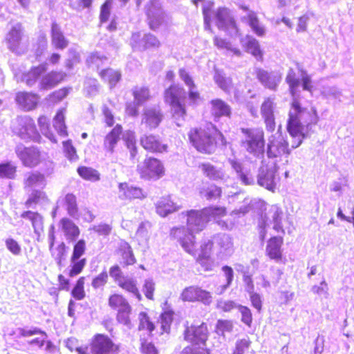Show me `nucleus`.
<instances>
[{
    "instance_id": "a18cd8bd",
    "label": "nucleus",
    "mask_w": 354,
    "mask_h": 354,
    "mask_svg": "<svg viewBox=\"0 0 354 354\" xmlns=\"http://www.w3.org/2000/svg\"><path fill=\"white\" fill-rule=\"evenodd\" d=\"M77 171L86 180L97 181L100 178L99 172L92 167L80 166L77 168Z\"/></svg>"
},
{
    "instance_id": "338daca9",
    "label": "nucleus",
    "mask_w": 354,
    "mask_h": 354,
    "mask_svg": "<svg viewBox=\"0 0 354 354\" xmlns=\"http://www.w3.org/2000/svg\"><path fill=\"white\" fill-rule=\"evenodd\" d=\"M181 354H210V351L207 347L186 346Z\"/></svg>"
},
{
    "instance_id": "c9c22d12",
    "label": "nucleus",
    "mask_w": 354,
    "mask_h": 354,
    "mask_svg": "<svg viewBox=\"0 0 354 354\" xmlns=\"http://www.w3.org/2000/svg\"><path fill=\"white\" fill-rule=\"evenodd\" d=\"M156 212L162 217L177 210L175 204L168 198H160L156 205Z\"/></svg>"
},
{
    "instance_id": "37998d69",
    "label": "nucleus",
    "mask_w": 354,
    "mask_h": 354,
    "mask_svg": "<svg viewBox=\"0 0 354 354\" xmlns=\"http://www.w3.org/2000/svg\"><path fill=\"white\" fill-rule=\"evenodd\" d=\"M63 204L69 216L74 217L77 214V198L73 194H67L63 199Z\"/></svg>"
},
{
    "instance_id": "052dcab7",
    "label": "nucleus",
    "mask_w": 354,
    "mask_h": 354,
    "mask_svg": "<svg viewBox=\"0 0 354 354\" xmlns=\"http://www.w3.org/2000/svg\"><path fill=\"white\" fill-rule=\"evenodd\" d=\"M286 81L289 86V91L292 97L296 95L297 88L299 85V80L296 77L294 73H289L286 78Z\"/></svg>"
},
{
    "instance_id": "c03bdc74",
    "label": "nucleus",
    "mask_w": 354,
    "mask_h": 354,
    "mask_svg": "<svg viewBox=\"0 0 354 354\" xmlns=\"http://www.w3.org/2000/svg\"><path fill=\"white\" fill-rule=\"evenodd\" d=\"M86 277L84 276L80 277L71 290V295L76 300H82L86 297L85 292Z\"/></svg>"
},
{
    "instance_id": "79ce46f5",
    "label": "nucleus",
    "mask_w": 354,
    "mask_h": 354,
    "mask_svg": "<svg viewBox=\"0 0 354 354\" xmlns=\"http://www.w3.org/2000/svg\"><path fill=\"white\" fill-rule=\"evenodd\" d=\"M109 305L115 310H128L129 305L127 299L120 294H113L109 298Z\"/></svg>"
},
{
    "instance_id": "69168bd1",
    "label": "nucleus",
    "mask_w": 354,
    "mask_h": 354,
    "mask_svg": "<svg viewBox=\"0 0 354 354\" xmlns=\"http://www.w3.org/2000/svg\"><path fill=\"white\" fill-rule=\"evenodd\" d=\"M178 74L180 79L184 82L188 88H196L192 77L185 68H180Z\"/></svg>"
},
{
    "instance_id": "b1692460",
    "label": "nucleus",
    "mask_w": 354,
    "mask_h": 354,
    "mask_svg": "<svg viewBox=\"0 0 354 354\" xmlns=\"http://www.w3.org/2000/svg\"><path fill=\"white\" fill-rule=\"evenodd\" d=\"M203 175L214 181H221L225 179V173L221 168H217L208 162H201L198 165Z\"/></svg>"
},
{
    "instance_id": "2eb2a0df",
    "label": "nucleus",
    "mask_w": 354,
    "mask_h": 354,
    "mask_svg": "<svg viewBox=\"0 0 354 354\" xmlns=\"http://www.w3.org/2000/svg\"><path fill=\"white\" fill-rule=\"evenodd\" d=\"M140 143L142 147L151 153H162L167 151L168 146L160 138L154 134H145L140 137Z\"/></svg>"
},
{
    "instance_id": "774afa93",
    "label": "nucleus",
    "mask_w": 354,
    "mask_h": 354,
    "mask_svg": "<svg viewBox=\"0 0 354 354\" xmlns=\"http://www.w3.org/2000/svg\"><path fill=\"white\" fill-rule=\"evenodd\" d=\"M110 6L111 3L109 1H106L100 8V21L101 23L107 21L110 17Z\"/></svg>"
},
{
    "instance_id": "8fccbe9b",
    "label": "nucleus",
    "mask_w": 354,
    "mask_h": 354,
    "mask_svg": "<svg viewBox=\"0 0 354 354\" xmlns=\"http://www.w3.org/2000/svg\"><path fill=\"white\" fill-rule=\"evenodd\" d=\"M139 330H146L149 332V335L152 336V332L154 330L156 326L150 320L149 317L145 312H142L139 315Z\"/></svg>"
},
{
    "instance_id": "58836bf2",
    "label": "nucleus",
    "mask_w": 354,
    "mask_h": 354,
    "mask_svg": "<svg viewBox=\"0 0 354 354\" xmlns=\"http://www.w3.org/2000/svg\"><path fill=\"white\" fill-rule=\"evenodd\" d=\"M164 100L168 104L183 100L180 96V88L171 84L164 91Z\"/></svg>"
},
{
    "instance_id": "49530a36",
    "label": "nucleus",
    "mask_w": 354,
    "mask_h": 354,
    "mask_svg": "<svg viewBox=\"0 0 354 354\" xmlns=\"http://www.w3.org/2000/svg\"><path fill=\"white\" fill-rule=\"evenodd\" d=\"M132 95L138 104H142L151 98L149 89L147 86L135 87L132 91Z\"/></svg>"
},
{
    "instance_id": "f03ea898",
    "label": "nucleus",
    "mask_w": 354,
    "mask_h": 354,
    "mask_svg": "<svg viewBox=\"0 0 354 354\" xmlns=\"http://www.w3.org/2000/svg\"><path fill=\"white\" fill-rule=\"evenodd\" d=\"M187 138L198 153L207 156L214 154L227 144L224 134L212 123L191 128Z\"/></svg>"
},
{
    "instance_id": "f8f14e48",
    "label": "nucleus",
    "mask_w": 354,
    "mask_h": 354,
    "mask_svg": "<svg viewBox=\"0 0 354 354\" xmlns=\"http://www.w3.org/2000/svg\"><path fill=\"white\" fill-rule=\"evenodd\" d=\"M185 216L187 227L185 230L192 234L202 232L209 223L203 209L188 210L185 212Z\"/></svg>"
},
{
    "instance_id": "0eeeda50",
    "label": "nucleus",
    "mask_w": 354,
    "mask_h": 354,
    "mask_svg": "<svg viewBox=\"0 0 354 354\" xmlns=\"http://www.w3.org/2000/svg\"><path fill=\"white\" fill-rule=\"evenodd\" d=\"M86 250V243L84 239H80L76 241L73 246V252L70 258L71 263V268L68 271V276L74 277L83 271L86 265V258L81 257L85 254Z\"/></svg>"
},
{
    "instance_id": "ea45409f",
    "label": "nucleus",
    "mask_w": 354,
    "mask_h": 354,
    "mask_svg": "<svg viewBox=\"0 0 354 354\" xmlns=\"http://www.w3.org/2000/svg\"><path fill=\"white\" fill-rule=\"evenodd\" d=\"M44 182L45 176L43 174L39 171H30L24 179L23 183L25 188H30Z\"/></svg>"
},
{
    "instance_id": "5fc2aeb1",
    "label": "nucleus",
    "mask_w": 354,
    "mask_h": 354,
    "mask_svg": "<svg viewBox=\"0 0 354 354\" xmlns=\"http://www.w3.org/2000/svg\"><path fill=\"white\" fill-rule=\"evenodd\" d=\"M171 107L172 115L176 118H184L187 115V110L183 100L169 104Z\"/></svg>"
},
{
    "instance_id": "72a5a7b5",
    "label": "nucleus",
    "mask_w": 354,
    "mask_h": 354,
    "mask_svg": "<svg viewBox=\"0 0 354 354\" xmlns=\"http://www.w3.org/2000/svg\"><path fill=\"white\" fill-rule=\"evenodd\" d=\"M247 23L251 28L253 32L258 37H262L266 34V29L261 24L257 15L254 11H250L247 16L245 17Z\"/></svg>"
},
{
    "instance_id": "39448f33",
    "label": "nucleus",
    "mask_w": 354,
    "mask_h": 354,
    "mask_svg": "<svg viewBox=\"0 0 354 354\" xmlns=\"http://www.w3.org/2000/svg\"><path fill=\"white\" fill-rule=\"evenodd\" d=\"M136 171L140 178L146 180H157L165 174L164 165L160 160L149 156L137 165Z\"/></svg>"
},
{
    "instance_id": "09e8293b",
    "label": "nucleus",
    "mask_w": 354,
    "mask_h": 354,
    "mask_svg": "<svg viewBox=\"0 0 354 354\" xmlns=\"http://www.w3.org/2000/svg\"><path fill=\"white\" fill-rule=\"evenodd\" d=\"M21 217L28 218L31 222L35 231L37 227H39L43 224V217L37 212L24 211L21 214Z\"/></svg>"
},
{
    "instance_id": "7c9ffc66",
    "label": "nucleus",
    "mask_w": 354,
    "mask_h": 354,
    "mask_svg": "<svg viewBox=\"0 0 354 354\" xmlns=\"http://www.w3.org/2000/svg\"><path fill=\"white\" fill-rule=\"evenodd\" d=\"M125 147L129 153V158L135 160L138 156L139 149L137 145V138L136 133L133 131H126L122 136Z\"/></svg>"
},
{
    "instance_id": "1a4fd4ad",
    "label": "nucleus",
    "mask_w": 354,
    "mask_h": 354,
    "mask_svg": "<svg viewBox=\"0 0 354 354\" xmlns=\"http://www.w3.org/2000/svg\"><path fill=\"white\" fill-rule=\"evenodd\" d=\"M15 131L22 139L39 142L41 136L37 130L32 119L30 118H19L17 120Z\"/></svg>"
},
{
    "instance_id": "c85d7f7f",
    "label": "nucleus",
    "mask_w": 354,
    "mask_h": 354,
    "mask_svg": "<svg viewBox=\"0 0 354 354\" xmlns=\"http://www.w3.org/2000/svg\"><path fill=\"white\" fill-rule=\"evenodd\" d=\"M245 51L251 54L259 61H263V52L261 48L259 42L251 35H246L245 42L242 43Z\"/></svg>"
},
{
    "instance_id": "9b49d317",
    "label": "nucleus",
    "mask_w": 354,
    "mask_h": 354,
    "mask_svg": "<svg viewBox=\"0 0 354 354\" xmlns=\"http://www.w3.org/2000/svg\"><path fill=\"white\" fill-rule=\"evenodd\" d=\"M180 299L186 302H200L206 306L212 302L209 292L197 286H190L184 288L180 294Z\"/></svg>"
},
{
    "instance_id": "f3484780",
    "label": "nucleus",
    "mask_w": 354,
    "mask_h": 354,
    "mask_svg": "<svg viewBox=\"0 0 354 354\" xmlns=\"http://www.w3.org/2000/svg\"><path fill=\"white\" fill-rule=\"evenodd\" d=\"M15 100L23 110L30 111L37 107L39 96L31 91H19L15 94Z\"/></svg>"
},
{
    "instance_id": "6ab92c4d",
    "label": "nucleus",
    "mask_w": 354,
    "mask_h": 354,
    "mask_svg": "<svg viewBox=\"0 0 354 354\" xmlns=\"http://www.w3.org/2000/svg\"><path fill=\"white\" fill-rule=\"evenodd\" d=\"M216 25L219 30H237L234 19L231 16L230 10L224 7L218 8L215 13Z\"/></svg>"
},
{
    "instance_id": "4be33fe9",
    "label": "nucleus",
    "mask_w": 354,
    "mask_h": 354,
    "mask_svg": "<svg viewBox=\"0 0 354 354\" xmlns=\"http://www.w3.org/2000/svg\"><path fill=\"white\" fill-rule=\"evenodd\" d=\"M47 71V64L41 63L32 66L28 71L23 73L21 81L28 86H34L40 77Z\"/></svg>"
},
{
    "instance_id": "864d4df0",
    "label": "nucleus",
    "mask_w": 354,
    "mask_h": 354,
    "mask_svg": "<svg viewBox=\"0 0 354 354\" xmlns=\"http://www.w3.org/2000/svg\"><path fill=\"white\" fill-rule=\"evenodd\" d=\"M118 285L122 289L134 293L138 294L139 291L137 288V284L135 280L128 277H123L121 280L118 281Z\"/></svg>"
},
{
    "instance_id": "f704fd0d",
    "label": "nucleus",
    "mask_w": 354,
    "mask_h": 354,
    "mask_svg": "<svg viewBox=\"0 0 354 354\" xmlns=\"http://www.w3.org/2000/svg\"><path fill=\"white\" fill-rule=\"evenodd\" d=\"M17 166L14 162H0V179L15 180L17 176Z\"/></svg>"
},
{
    "instance_id": "13d9d810",
    "label": "nucleus",
    "mask_w": 354,
    "mask_h": 354,
    "mask_svg": "<svg viewBox=\"0 0 354 354\" xmlns=\"http://www.w3.org/2000/svg\"><path fill=\"white\" fill-rule=\"evenodd\" d=\"M144 49L156 48L160 46V41L153 34H146L142 40Z\"/></svg>"
},
{
    "instance_id": "ddd939ff",
    "label": "nucleus",
    "mask_w": 354,
    "mask_h": 354,
    "mask_svg": "<svg viewBox=\"0 0 354 354\" xmlns=\"http://www.w3.org/2000/svg\"><path fill=\"white\" fill-rule=\"evenodd\" d=\"M274 97H266L260 106V113L263 120L266 129L269 132H273L276 127L274 117L275 109Z\"/></svg>"
},
{
    "instance_id": "f257e3e1",
    "label": "nucleus",
    "mask_w": 354,
    "mask_h": 354,
    "mask_svg": "<svg viewBox=\"0 0 354 354\" xmlns=\"http://www.w3.org/2000/svg\"><path fill=\"white\" fill-rule=\"evenodd\" d=\"M286 122V130L293 138L291 144L282 134L272 136L267 147L269 158H280L290 154L292 149L299 147L310 133L312 125L317 124L319 118L316 110L308 111L301 106L299 100L294 98L290 104Z\"/></svg>"
},
{
    "instance_id": "7ed1b4c3",
    "label": "nucleus",
    "mask_w": 354,
    "mask_h": 354,
    "mask_svg": "<svg viewBox=\"0 0 354 354\" xmlns=\"http://www.w3.org/2000/svg\"><path fill=\"white\" fill-rule=\"evenodd\" d=\"M170 237L173 241L178 242L187 253L194 257L196 263H199L204 270H212L211 254L214 246L212 240L208 239L201 242L197 250L195 235L186 230L183 226L173 227L170 230Z\"/></svg>"
},
{
    "instance_id": "473e14b6",
    "label": "nucleus",
    "mask_w": 354,
    "mask_h": 354,
    "mask_svg": "<svg viewBox=\"0 0 354 354\" xmlns=\"http://www.w3.org/2000/svg\"><path fill=\"white\" fill-rule=\"evenodd\" d=\"M258 184L274 192L276 188L274 172L272 169L261 171L258 178Z\"/></svg>"
},
{
    "instance_id": "de8ad7c7",
    "label": "nucleus",
    "mask_w": 354,
    "mask_h": 354,
    "mask_svg": "<svg viewBox=\"0 0 354 354\" xmlns=\"http://www.w3.org/2000/svg\"><path fill=\"white\" fill-rule=\"evenodd\" d=\"M203 210L207 218L208 222L211 218H219L227 214V209L225 207L208 206L203 208Z\"/></svg>"
},
{
    "instance_id": "bb28decb",
    "label": "nucleus",
    "mask_w": 354,
    "mask_h": 354,
    "mask_svg": "<svg viewBox=\"0 0 354 354\" xmlns=\"http://www.w3.org/2000/svg\"><path fill=\"white\" fill-rule=\"evenodd\" d=\"M59 225L66 240L73 241L79 237L80 234L79 227L68 218L64 217L60 219Z\"/></svg>"
},
{
    "instance_id": "3c124183",
    "label": "nucleus",
    "mask_w": 354,
    "mask_h": 354,
    "mask_svg": "<svg viewBox=\"0 0 354 354\" xmlns=\"http://www.w3.org/2000/svg\"><path fill=\"white\" fill-rule=\"evenodd\" d=\"M214 44L219 49H225L232 51L237 56L241 55V51L239 48H232L230 42L224 38L218 36L214 37Z\"/></svg>"
},
{
    "instance_id": "2f4dec72",
    "label": "nucleus",
    "mask_w": 354,
    "mask_h": 354,
    "mask_svg": "<svg viewBox=\"0 0 354 354\" xmlns=\"http://www.w3.org/2000/svg\"><path fill=\"white\" fill-rule=\"evenodd\" d=\"M23 35V28L21 24L11 28L7 35L6 41L8 47L13 51L17 50L20 46Z\"/></svg>"
},
{
    "instance_id": "a19ab883",
    "label": "nucleus",
    "mask_w": 354,
    "mask_h": 354,
    "mask_svg": "<svg viewBox=\"0 0 354 354\" xmlns=\"http://www.w3.org/2000/svg\"><path fill=\"white\" fill-rule=\"evenodd\" d=\"M64 109H59L57 111L55 116L54 117V127L56 129L57 133L62 137H66L68 136V131L64 122Z\"/></svg>"
},
{
    "instance_id": "4c0bfd02",
    "label": "nucleus",
    "mask_w": 354,
    "mask_h": 354,
    "mask_svg": "<svg viewBox=\"0 0 354 354\" xmlns=\"http://www.w3.org/2000/svg\"><path fill=\"white\" fill-rule=\"evenodd\" d=\"M222 193V188L215 184H211L207 188L200 190V194L209 201L220 199Z\"/></svg>"
},
{
    "instance_id": "412c9836",
    "label": "nucleus",
    "mask_w": 354,
    "mask_h": 354,
    "mask_svg": "<svg viewBox=\"0 0 354 354\" xmlns=\"http://www.w3.org/2000/svg\"><path fill=\"white\" fill-rule=\"evenodd\" d=\"M210 113L214 120H218L221 118H231L232 109L231 106L224 100L215 98L210 102Z\"/></svg>"
},
{
    "instance_id": "bf43d9fd",
    "label": "nucleus",
    "mask_w": 354,
    "mask_h": 354,
    "mask_svg": "<svg viewBox=\"0 0 354 354\" xmlns=\"http://www.w3.org/2000/svg\"><path fill=\"white\" fill-rule=\"evenodd\" d=\"M108 280V273L106 271H102L92 279L91 286L94 289L101 288L107 283Z\"/></svg>"
},
{
    "instance_id": "9d476101",
    "label": "nucleus",
    "mask_w": 354,
    "mask_h": 354,
    "mask_svg": "<svg viewBox=\"0 0 354 354\" xmlns=\"http://www.w3.org/2000/svg\"><path fill=\"white\" fill-rule=\"evenodd\" d=\"M15 153L26 167H35L43 160L41 152L36 147H19L16 149Z\"/></svg>"
},
{
    "instance_id": "0e129e2a",
    "label": "nucleus",
    "mask_w": 354,
    "mask_h": 354,
    "mask_svg": "<svg viewBox=\"0 0 354 354\" xmlns=\"http://www.w3.org/2000/svg\"><path fill=\"white\" fill-rule=\"evenodd\" d=\"M213 3H210L203 8V15L204 19L205 28L207 30H211V13L212 12Z\"/></svg>"
},
{
    "instance_id": "c756f323",
    "label": "nucleus",
    "mask_w": 354,
    "mask_h": 354,
    "mask_svg": "<svg viewBox=\"0 0 354 354\" xmlns=\"http://www.w3.org/2000/svg\"><path fill=\"white\" fill-rule=\"evenodd\" d=\"M66 75L56 71H51L41 79L39 88L42 90H48L56 86L62 82Z\"/></svg>"
},
{
    "instance_id": "603ef678",
    "label": "nucleus",
    "mask_w": 354,
    "mask_h": 354,
    "mask_svg": "<svg viewBox=\"0 0 354 354\" xmlns=\"http://www.w3.org/2000/svg\"><path fill=\"white\" fill-rule=\"evenodd\" d=\"M46 198L45 193L40 190H33L24 205L26 207H30L39 203L43 199Z\"/></svg>"
},
{
    "instance_id": "423d86ee",
    "label": "nucleus",
    "mask_w": 354,
    "mask_h": 354,
    "mask_svg": "<svg viewBox=\"0 0 354 354\" xmlns=\"http://www.w3.org/2000/svg\"><path fill=\"white\" fill-rule=\"evenodd\" d=\"M184 339L190 343V346L206 347L209 337L207 324L202 323L199 326H187L183 332Z\"/></svg>"
},
{
    "instance_id": "dca6fc26",
    "label": "nucleus",
    "mask_w": 354,
    "mask_h": 354,
    "mask_svg": "<svg viewBox=\"0 0 354 354\" xmlns=\"http://www.w3.org/2000/svg\"><path fill=\"white\" fill-rule=\"evenodd\" d=\"M283 245V236H272L267 241L266 246V255L270 260L280 262L283 260L282 246Z\"/></svg>"
},
{
    "instance_id": "cd10ccee",
    "label": "nucleus",
    "mask_w": 354,
    "mask_h": 354,
    "mask_svg": "<svg viewBox=\"0 0 354 354\" xmlns=\"http://www.w3.org/2000/svg\"><path fill=\"white\" fill-rule=\"evenodd\" d=\"M118 188L122 196L126 199L142 200L146 198V194L140 187L131 186L127 183H119Z\"/></svg>"
},
{
    "instance_id": "a878e982",
    "label": "nucleus",
    "mask_w": 354,
    "mask_h": 354,
    "mask_svg": "<svg viewBox=\"0 0 354 354\" xmlns=\"http://www.w3.org/2000/svg\"><path fill=\"white\" fill-rule=\"evenodd\" d=\"M50 37L52 45L56 49H64L68 45V41L65 37L59 25L53 21L51 24Z\"/></svg>"
},
{
    "instance_id": "a211bd4d",
    "label": "nucleus",
    "mask_w": 354,
    "mask_h": 354,
    "mask_svg": "<svg viewBox=\"0 0 354 354\" xmlns=\"http://www.w3.org/2000/svg\"><path fill=\"white\" fill-rule=\"evenodd\" d=\"M124 129L122 124L115 125L104 136L103 147L106 152L113 153L118 143L122 138Z\"/></svg>"
},
{
    "instance_id": "5701e85b",
    "label": "nucleus",
    "mask_w": 354,
    "mask_h": 354,
    "mask_svg": "<svg viewBox=\"0 0 354 354\" xmlns=\"http://www.w3.org/2000/svg\"><path fill=\"white\" fill-rule=\"evenodd\" d=\"M257 80L267 88L275 91L278 87L280 82V77L272 75L271 73L262 69L257 68L255 71Z\"/></svg>"
},
{
    "instance_id": "aec40b11",
    "label": "nucleus",
    "mask_w": 354,
    "mask_h": 354,
    "mask_svg": "<svg viewBox=\"0 0 354 354\" xmlns=\"http://www.w3.org/2000/svg\"><path fill=\"white\" fill-rule=\"evenodd\" d=\"M164 119V114L160 109L156 107L147 108L143 111L142 124L149 130L159 127Z\"/></svg>"
},
{
    "instance_id": "6e6552de",
    "label": "nucleus",
    "mask_w": 354,
    "mask_h": 354,
    "mask_svg": "<svg viewBox=\"0 0 354 354\" xmlns=\"http://www.w3.org/2000/svg\"><path fill=\"white\" fill-rule=\"evenodd\" d=\"M88 347L89 354H117L119 346L104 334H95L91 339Z\"/></svg>"
},
{
    "instance_id": "e433bc0d",
    "label": "nucleus",
    "mask_w": 354,
    "mask_h": 354,
    "mask_svg": "<svg viewBox=\"0 0 354 354\" xmlns=\"http://www.w3.org/2000/svg\"><path fill=\"white\" fill-rule=\"evenodd\" d=\"M99 75L102 80L108 83L111 87L115 86L121 79V73L111 68L102 70Z\"/></svg>"
},
{
    "instance_id": "680f3d73",
    "label": "nucleus",
    "mask_w": 354,
    "mask_h": 354,
    "mask_svg": "<svg viewBox=\"0 0 354 354\" xmlns=\"http://www.w3.org/2000/svg\"><path fill=\"white\" fill-rule=\"evenodd\" d=\"M66 346L71 351H77L79 354H89L88 347H80L78 346V341L77 339L71 337L68 338L66 342Z\"/></svg>"
},
{
    "instance_id": "4468645a",
    "label": "nucleus",
    "mask_w": 354,
    "mask_h": 354,
    "mask_svg": "<svg viewBox=\"0 0 354 354\" xmlns=\"http://www.w3.org/2000/svg\"><path fill=\"white\" fill-rule=\"evenodd\" d=\"M146 21L150 30H158L164 23V13L154 1L145 6Z\"/></svg>"
},
{
    "instance_id": "20e7f679",
    "label": "nucleus",
    "mask_w": 354,
    "mask_h": 354,
    "mask_svg": "<svg viewBox=\"0 0 354 354\" xmlns=\"http://www.w3.org/2000/svg\"><path fill=\"white\" fill-rule=\"evenodd\" d=\"M241 132L245 137L241 145L249 153L257 156L263 153L266 142L263 129L241 128Z\"/></svg>"
},
{
    "instance_id": "4d7b16f0",
    "label": "nucleus",
    "mask_w": 354,
    "mask_h": 354,
    "mask_svg": "<svg viewBox=\"0 0 354 354\" xmlns=\"http://www.w3.org/2000/svg\"><path fill=\"white\" fill-rule=\"evenodd\" d=\"M174 311H163L160 315V324L163 333H169L173 322Z\"/></svg>"
},
{
    "instance_id": "e2e57ef3",
    "label": "nucleus",
    "mask_w": 354,
    "mask_h": 354,
    "mask_svg": "<svg viewBox=\"0 0 354 354\" xmlns=\"http://www.w3.org/2000/svg\"><path fill=\"white\" fill-rule=\"evenodd\" d=\"M140 351L142 354H158L155 346L149 342L145 337H140Z\"/></svg>"
},
{
    "instance_id": "393cba45",
    "label": "nucleus",
    "mask_w": 354,
    "mask_h": 354,
    "mask_svg": "<svg viewBox=\"0 0 354 354\" xmlns=\"http://www.w3.org/2000/svg\"><path fill=\"white\" fill-rule=\"evenodd\" d=\"M116 254L124 266L133 265L136 262L131 247L124 241L120 243L116 250Z\"/></svg>"
},
{
    "instance_id": "6e6d98bb",
    "label": "nucleus",
    "mask_w": 354,
    "mask_h": 354,
    "mask_svg": "<svg viewBox=\"0 0 354 354\" xmlns=\"http://www.w3.org/2000/svg\"><path fill=\"white\" fill-rule=\"evenodd\" d=\"M62 145L64 153L68 160H74L78 158L76 149L73 146L71 140L64 141Z\"/></svg>"
}]
</instances>
